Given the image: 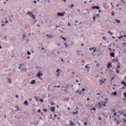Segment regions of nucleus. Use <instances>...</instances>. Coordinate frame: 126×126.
<instances>
[{
  "label": "nucleus",
  "instance_id": "32",
  "mask_svg": "<svg viewBox=\"0 0 126 126\" xmlns=\"http://www.w3.org/2000/svg\"><path fill=\"white\" fill-rule=\"evenodd\" d=\"M124 96L125 98H126V93H124Z\"/></svg>",
  "mask_w": 126,
  "mask_h": 126
},
{
  "label": "nucleus",
  "instance_id": "38",
  "mask_svg": "<svg viewBox=\"0 0 126 126\" xmlns=\"http://www.w3.org/2000/svg\"><path fill=\"white\" fill-rule=\"evenodd\" d=\"M22 65H24V64H22V63H20V64H19V66H22Z\"/></svg>",
  "mask_w": 126,
  "mask_h": 126
},
{
  "label": "nucleus",
  "instance_id": "46",
  "mask_svg": "<svg viewBox=\"0 0 126 126\" xmlns=\"http://www.w3.org/2000/svg\"><path fill=\"white\" fill-rule=\"evenodd\" d=\"M117 68H120V67H121V66L120 65H119L118 66H117Z\"/></svg>",
  "mask_w": 126,
  "mask_h": 126
},
{
  "label": "nucleus",
  "instance_id": "36",
  "mask_svg": "<svg viewBox=\"0 0 126 126\" xmlns=\"http://www.w3.org/2000/svg\"><path fill=\"white\" fill-rule=\"evenodd\" d=\"M43 111H44V112H47V109H46V108H44V109H43Z\"/></svg>",
  "mask_w": 126,
  "mask_h": 126
},
{
  "label": "nucleus",
  "instance_id": "56",
  "mask_svg": "<svg viewBox=\"0 0 126 126\" xmlns=\"http://www.w3.org/2000/svg\"><path fill=\"white\" fill-rule=\"evenodd\" d=\"M33 2H34V3H37V1H35V0L33 1Z\"/></svg>",
  "mask_w": 126,
  "mask_h": 126
},
{
  "label": "nucleus",
  "instance_id": "58",
  "mask_svg": "<svg viewBox=\"0 0 126 126\" xmlns=\"http://www.w3.org/2000/svg\"><path fill=\"white\" fill-rule=\"evenodd\" d=\"M114 80V77H112L111 79V81H112V80Z\"/></svg>",
  "mask_w": 126,
  "mask_h": 126
},
{
  "label": "nucleus",
  "instance_id": "62",
  "mask_svg": "<svg viewBox=\"0 0 126 126\" xmlns=\"http://www.w3.org/2000/svg\"><path fill=\"white\" fill-rule=\"evenodd\" d=\"M1 26H4V24H1Z\"/></svg>",
  "mask_w": 126,
  "mask_h": 126
},
{
  "label": "nucleus",
  "instance_id": "3",
  "mask_svg": "<svg viewBox=\"0 0 126 126\" xmlns=\"http://www.w3.org/2000/svg\"><path fill=\"white\" fill-rule=\"evenodd\" d=\"M96 17H98L99 18V17H100V15H99V14H96L95 16H93V21H95V18H96Z\"/></svg>",
  "mask_w": 126,
  "mask_h": 126
},
{
  "label": "nucleus",
  "instance_id": "43",
  "mask_svg": "<svg viewBox=\"0 0 126 126\" xmlns=\"http://www.w3.org/2000/svg\"><path fill=\"white\" fill-rule=\"evenodd\" d=\"M113 116H117V113L115 112L113 114Z\"/></svg>",
  "mask_w": 126,
  "mask_h": 126
},
{
  "label": "nucleus",
  "instance_id": "17",
  "mask_svg": "<svg viewBox=\"0 0 126 126\" xmlns=\"http://www.w3.org/2000/svg\"><path fill=\"white\" fill-rule=\"evenodd\" d=\"M24 104H25V105H26L27 106H28V102L27 100L25 101Z\"/></svg>",
  "mask_w": 126,
  "mask_h": 126
},
{
  "label": "nucleus",
  "instance_id": "22",
  "mask_svg": "<svg viewBox=\"0 0 126 126\" xmlns=\"http://www.w3.org/2000/svg\"><path fill=\"white\" fill-rule=\"evenodd\" d=\"M111 113H116V109H113L111 110Z\"/></svg>",
  "mask_w": 126,
  "mask_h": 126
},
{
  "label": "nucleus",
  "instance_id": "47",
  "mask_svg": "<svg viewBox=\"0 0 126 126\" xmlns=\"http://www.w3.org/2000/svg\"><path fill=\"white\" fill-rule=\"evenodd\" d=\"M38 113H40L41 112V109H39L38 111H37Z\"/></svg>",
  "mask_w": 126,
  "mask_h": 126
},
{
  "label": "nucleus",
  "instance_id": "33",
  "mask_svg": "<svg viewBox=\"0 0 126 126\" xmlns=\"http://www.w3.org/2000/svg\"><path fill=\"white\" fill-rule=\"evenodd\" d=\"M113 94H114V95H115V96H116V95H117V92H114V93H113Z\"/></svg>",
  "mask_w": 126,
  "mask_h": 126
},
{
  "label": "nucleus",
  "instance_id": "15",
  "mask_svg": "<svg viewBox=\"0 0 126 126\" xmlns=\"http://www.w3.org/2000/svg\"><path fill=\"white\" fill-rule=\"evenodd\" d=\"M116 73H120V70L118 68H115Z\"/></svg>",
  "mask_w": 126,
  "mask_h": 126
},
{
  "label": "nucleus",
  "instance_id": "1",
  "mask_svg": "<svg viewBox=\"0 0 126 126\" xmlns=\"http://www.w3.org/2000/svg\"><path fill=\"white\" fill-rule=\"evenodd\" d=\"M96 47H90V51H92V50H94L93 53H92V55H93V56H95V54H94V53H95L96 52Z\"/></svg>",
  "mask_w": 126,
  "mask_h": 126
},
{
  "label": "nucleus",
  "instance_id": "48",
  "mask_svg": "<svg viewBox=\"0 0 126 126\" xmlns=\"http://www.w3.org/2000/svg\"><path fill=\"white\" fill-rule=\"evenodd\" d=\"M80 52H81V51H80V50H78V55H79V53H80Z\"/></svg>",
  "mask_w": 126,
  "mask_h": 126
},
{
  "label": "nucleus",
  "instance_id": "19",
  "mask_svg": "<svg viewBox=\"0 0 126 126\" xmlns=\"http://www.w3.org/2000/svg\"><path fill=\"white\" fill-rule=\"evenodd\" d=\"M122 84H124L125 87H126V84L125 82H121Z\"/></svg>",
  "mask_w": 126,
  "mask_h": 126
},
{
  "label": "nucleus",
  "instance_id": "25",
  "mask_svg": "<svg viewBox=\"0 0 126 126\" xmlns=\"http://www.w3.org/2000/svg\"><path fill=\"white\" fill-rule=\"evenodd\" d=\"M39 101H40V102H41V103H43V102H44V99H39Z\"/></svg>",
  "mask_w": 126,
  "mask_h": 126
},
{
  "label": "nucleus",
  "instance_id": "39",
  "mask_svg": "<svg viewBox=\"0 0 126 126\" xmlns=\"http://www.w3.org/2000/svg\"><path fill=\"white\" fill-rule=\"evenodd\" d=\"M73 6H74V5L73 4H72L70 6V8H72V7H73Z\"/></svg>",
  "mask_w": 126,
  "mask_h": 126
},
{
  "label": "nucleus",
  "instance_id": "60",
  "mask_svg": "<svg viewBox=\"0 0 126 126\" xmlns=\"http://www.w3.org/2000/svg\"><path fill=\"white\" fill-rule=\"evenodd\" d=\"M75 23H78V21H77L76 20V21H75Z\"/></svg>",
  "mask_w": 126,
  "mask_h": 126
},
{
  "label": "nucleus",
  "instance_id": "5",
  "mask_svg": "<svg viewBox=\"0 0 126 126\" xmlns=\"http://www.w3.org/2000/svg\"><path fill=\"white\" fill-rule=\"evenodd\" d=\"M92 9H100V7L98 6H94L92 7Z\"/></svg>",
  "mask_w": 126,
  "mask_h": 126
},
{
  "label": "nucleus",
  "instance_id": "40",
  "mask_svg": "<svg viewBox=\"0 0 126 126\" xmlns=\"http://www.w3.org/2000/svg\"><path fill=\"white\" fill-rule=\"evenodd\" d=\"M123 116L125 117V118H126V113L124 114Z\"/></svg>",
  "mask_w": 126,
  "mask_h": 126
},
{
  "label": "nucleus",
  "instance_id": "23",
  "mask_svg": "<svg viewBox=\"0 0 126 126\" xmlns=\"http://www.w3.org/2000/svg\"><path fill=\"white\" fill-rule=\"evenodd\" d=\"M112 62H113V63H116V62H118V59H113V60H112Z\"/></svg>",
  "mask_w": 126,
  "mask_h": 126
},
{
  "label": "nucleus",
  "instance_id": "55",
  "mask_svg": "<svg viewBox=\"0 0 126 126\" xmlns=\"http://www.w3.org/2000/svg\"><path fill=\"white\" fill-rule=\"evenodd\" d=\"M108 50H109V51H111L112 50V49L111 48H108Z\"/></svg>",
  "mask_w": 126,
  "mask_h": 126
},
{
  "label": "nucleus",
  "instance_id": "20",
  "mask_svg": "<svg viewBox=\"0 0 126 126\" xmlns=\"http://www.w3.org/2000/svg\"><path fill=\"white\" fill-rule=\"evenodd\" d=\"M8 83H11V82H12L11 79L8 78Z\"/></svg>",
  "mask_w": 126,
  "mask_h": 126
},
{
  "label": "nucleus",
  "instance_id": "11",
  "mask_svg": "<svg viewBox=\"0 0 126 126\" xmlns=\"http://www.w3.org/2000/svg\"><path fill=\"white\" fill-rule=\"evenodd\" d=\"M35 83H36V81H35V80H32L31 82V84H35Z\"/></svg>",
  "mask_w": 126,
  "mask_h": 126
},
{
  "label": "nucleus",
  "instance_id": "7",
  "mask_svg": "<svg viewBox=\"0 0 126 126\" xmlns=\"http://www.w3.org/2000/svg\"><path fill=\"white\" fill-rule=\"evenodd\" d=\"M57 15L59 16H64V14L63 13H58Z\"/></svg>",
  "mask_w": 126,
  "mask_h": 126
},
{
  "label": "nucleus",
  "instance_id": "27",
  "mask_svg": "<svg viewBox=\"0 0 126 126\" xmlns=\"http://www.w3.org/2000/svg\"><path fill=\"white\" fill-rule=\"evenodd\" d=\"M62 39H63V40H64V41H66V38H65V37H62Z\"/></svg>",
  "mask_w": 126,
  "mask_h": 126
},
{
  "label": "nucleus",
  "instance_id": "13",
  "mask_svg": "<svg viewBox=\"0 0 126 126\" xmlns=\"http://www.w3.org/2000/svg\"><path fill=\"white\" fill-rule=\"evenodd\" d=\"M118 113L120 114L119 115H123V114H124V112L122 111H118Z\"/></svg>",
  "mask_w": 126,
  "mask_h": 126
},
{
  "label": "nucleus",
  "instance_id": "37",
  "mask_svg": "<svg viewBox=\"0 0 126 126\" xmlns=\"http://www.w3.org/2000/svg\"><path fill=\"white\" fill-rule=\"evenodd\" d=\"M100 66V64H99V63H96V66L97 67H99V66Z\"/></svg>",
  "mask_w": 126,
  "mask_h": 126
},
{
  "label": "nucleus",
  "instance_id": "44",
  "mask_svg": "<svg viewBox=\"0 0 126 126\" xmlns=\"http://www.w3.org/2000/svg\"><path fill=\"white\" fill-rule=\"evenodd\" d=\"M84 125H85V126H87V123L85 122V123H84Z\"/></svg>",
  "mask_w": 126,
  "mask_h": 126
},
{
  "label": "nucleus",
  "instance_id": "4",
  "mask_svg": "<svg viewBox=\"0 0 126 126\" xmlns=\"http://www.w3.org/2000/svg\"><path fill=\"white\" fill-rule=\"evenodd\" d=\"M41 75H42V73H41L40 72H38L37 76H38V78H39L40 79V80H42V77H40V76Z\"/></svg>",
  "mask_w": 126,
  "mask_h": 126
},
{
  "label": "nucleus",
  "instance_id": "50",
  "mask_svg": "<svg viewBox=\"0 0 126 126\" xmlns=\"http://www.w3.org/2000/svg\"><path fill=\"white\" fill-rule=\"evenodd\" d=\"M25 37H26V35H23V38L24 39V38H25Z\"/></svg>",
  "mask_w": 126,
  "mask_h": 126
},
{
  "label": "nucleus",
  "instance_id": "45",
  "mask_svg": "<svg viewBox=\"0 0 126 126\" xmlns=\"http://www.w3.org/2000/svg\"><path fill=\"white\" fill-rule=\"evenodd\" d=\"M82 91H83V92H84V91H85V89H82Z\"/></svg>",
  "mask_w": 126,
  "mask_h": 126
},
{
  "label": "nucleus",
  "instance_id": "63",
  "mask_svg": "<svg viewBox=\"0 0 126 126\" xmlns=\"http://www.w3.org/2000/svg\"><path fill=\"white\" fill-rule=\"evenodd\" d=\"M81 23H82V22H80V23H79V25H80V24H81Z\"/></svg>",
  "mask_w": 126,
  "mask_h": 126
},
{
  "label": "nucleus",
  "instance_id": "29",
  "mask_svg": "<svg viewBox=\"0 0 126 126\" xmlns=\"http://www.w3.org/2000/svg\"><path fill=\"white\" fill-rule=\"evenodd\" d=\"M108 34H111V35H113V33L111 32V31H109L108 32Z\"/></svg>",
  "mask_w": 126,
  "mask_h": 126
},
{
  "label": "nucleus",
  "instance_id": "34",
  "mask_svg": "<svg viewBox=\"0 0 126 126\" xmlns=\"http://www.w3.org/2000/svg\"><path fill=\"white\" fill-rule=\"evenodd\" d=\"M112 16H114L115 15V13H114V12H112L111 13Z\"/></svg>",
  "mask_w": 126,
  "mask_h": 126
},
{
  "label": "nucleus",
  "instance_id": "21",
  "mask_svg": "<svg viewBox=\"0 0 126 126\" xmlns=\"http://www.w3.org/2000/svg\"><path fill=\"white\" fill-rule=\"evenodd\" d=\"M69 124L71 126H73V122L71 121H69Z\"/></svg>",
  "mask_w": 126,
  "mask_h": 126
},
{
  "label": "nucleus",
  "instance_id": "35",
  "mask_svg": "<svg viewBox=\"0 0 126 126\" xmlns=\"http://www.w3.org/2000/svg\"><path fill=\"white\" fill-rule=\"evenodd\" d=\"M102 39H103V40H106V37L105 36H103Z\"/></svg>",
  "mask_w": 126,
  "mask_h": 126
},
{
  "label": "nucleus",
  "instance_id": "54",
  "mask_svg": "<svg viewBox=\"0 0 126 126\" xmlns=\"http://www.w3.org/2000/svg\"><path fill=\"white\" fill-rule=\"evenodd\" d=\"M76 93H79V90H77V91H76Z\"/></svg>",
  "mask_w": 126,
  "mask_h": 126
},
{
  "label": "nucleus",
  "instance_id": "42",
  "mask_svg": "<svg viewBox=\"0 0 126 126\" xmlns=\"http://www.w3.org/2000/svg\"><path fill=\"white\" fill-rule=\"evenodd\" d=\"M123 121H124V123H126V120L125 118L123 119Z\"/></svg>",
  "mask_w": 126,
  "mask_h": 126
},
{
  "label": "nucleus",
  "instance_id": "41",
  "mask_svg": "<svg viewBox=\"0 0 126 126\" xmlns=\"http://www.w3.org/2000/svg\"><path fill=\"white\" fill-rule=\"evenodd\" d=\"M61 70L60 69H58L56 70V72H59Z\"/></svg>",
  "mask_w": 126,
  "mask_h": 126
},
{
  "label": "nucleus",
  "instance_id": "26",
  "mask_svg": "<svg viewBox=\"0 0 126 126\" xmlns=\"http://www.w3.org/2000/svg\"><path fill=\"white\" fill-rule=\"evenodd\" d=\"M27 54H28V55H31V53H30V52L29 51H27Z\"/></svg>",
  "mask_w": 126,
  "mask_h": 126
},
{
  "label": "nucleus",
  "instance_id": "8",
  "mask_svg": "<svg viewBox=\"0 0 126 126\" xmlns=\"http://www.w3.org/2000/svg\"><path fill=\"white\" fill-rule=\"evenodd\" d=\"M98 106L99 109H101V108L103 107V105L102 104H101V102H98Z\"/></svg>",
  "mask_w": 126,
  "mask_h": 126
},
{
  "label": "nucleus",
  "instance_id": "49",
  "mask_svg": "<svg viewBox=\"0 0 126 126\" xmlns=\"http://www.w3.org/2000/svg\"><path fill=\"white\" fill-rule=\"evenodd\" d=\"M51 105H55V103L54 102H51Z\"/></svg>",
  "mask_w": 126,
  "mask_h": 126
},
{
  "label": "nucleus",
  "instance_id": "12",
  "mask_svg": "<svg viewBox=\"0 0 126 126\" xmlns=\"http://www.w3.org/2000/svg\"><path fill=\"white\" fill-rule=\"evenodd\" d=\"M27 14L31 16L33 14V13H32L31 11H28Z\"/></svg>",
  "mask_w": 126,
  "mask_h": 126
},
{
  "label": "nucleus",
  "instance_id": "9",
  "mask_svg": "<svg viewBox=\"0 0 126 126\" xmlns=\"http://www.w3.org/2000/svg\"><path fill=\"white\" fill-rule=\"evenodd\" d=\"M110 57H112V58H115V53H110Z\"/></svg>",
  "mask_w": 126,
  "mask_h": 126
},
{
  "label": "nucleus",
  "instance_id": "52",
  "mask_svg": "<svg viewBox=\"0 0 126 126\" xmlns=\"http://www.w3.org/2000/svg\"><path fill=\"white\" fill-rule=\"evenodd\" d=\"M15 97H16V98H19V96L18 95H16Z\"/></svg>",
  "mask_w": 126,
  "mask_h": 126
},
{
  "label": "nucleus",
  "instance_id": "24",
  "mask_svg": "<svg viewBox=\"0 0 126 126\" xmlns=\"http://www.w3.org/2000/svg\"><path fill=\"white\" fill-rule=\"evenodd\" d=\"M115 21H116L117 23H120V22H121V21H120V20H115Z\"/></svg>",
  "mask_w": 126,
  "mask_h": 126
},
{
  "label": "nucleus",
  "instance_id": "61",
  "mask_svg": "<svg viewBox=\"0 0 126 126\" xmlns=\"http://www.w3.org/2000/svg\"><path fill=\"white\" fill-rule=\"evenodd\" d=\"M98 120H99V121H101V118L99 117Z\"/></svg>",
  "mask_w": 126,
  "mask_h": 126
},
{
  "label": "nucleus",
  "instance_id": "57",
  "mask_svg": "<svg viewBox=\"0 0 126 126\" xmlns=\"http://www.w3.org/2000/svg\"><path fill=\"white\" fill-rule=\"evenodd\" d=\"M118 118H120V116H121L120 114H118Z\"/></svg>",
  "mask_w": 126,
  "mask_h": 126
},
{
  "label": "nucleus",
  "instance_id": "59",
  "mask_svg": "<svg viewBox=\"0 0 126 126\" xmlns=\"http://www.w3.org/2000/svg\"><path fill=\"white\" fill-rule=\"evenodd\" d=\"M30 59V56H28V59L29 60Z\"/></svg>",
  "mask_w": 126,
  "mask_h": 126
},
{
  "label": "nucleus",
  "instance_id": "2",
  "mask_svg": "<svg viewBox=\"0 0 126 126\" xmlns=\"http://www.w3.org/2000/svg\"><path fill=\"white\" fill-rule=\"evenodd\" d=\"M46 36H47V38H48V39H52V38L55 37L54 35H52V34H46Z\"/></svg>",
  "mask_w": 126,
  "mask_h": 126
},
{
  "label": "nucleus",
  "instance_id": "16",
  "mask_svg": "<svg viewBox=\"0 0 126 126\" xmlns=\"http://www.w3.org/2000/svg\"><path fill=\"white\" fill-rule=\"evenodd\" d=\"M51 112H55V107H51Z\"/></svg>",
  "mask_w": 126,
  "mask_h": 126
},
{
  "label": "nucleus",
  "instance_id": "51",
  "mask_svg": "<svg viewBox=\"0 0 126 126\" xmlns=\"http://www.w3.org/2000/svg\"><path fill=\"white\" fill-rule=\"evenodd\" d=\"M92 110H94V111H95V110H96V109L95 108H92Z\"/></svg>",
  "mask_w": 126,
  "mask_h": 126
},
{
  "label": "nucleus",
  "instance_id": "28",
  "mask_svg": "<svg viewBox=\"0 0 126 126\" xmlns=\"http://www.w3.org/2000/svg\"><path fill=\"white\" fill-rule=\"evenodd\" d=\"M118 38H119V39H122V38H124V36L121 35L120 37H119Z\"/></svg>",
  "mask_w": 126,
  "mask_h": 126
},
{
  "label": "nucleus",
  "instance_id": "30",
  "mask_svg": "<svg viewBox=\"0 0 126 126\" xmlns=\"http://www.w3.org/2000/svg\"><path fill=\"white\" fill-rule=\"evenodd\" d=\"M64 45L65 46L66 48H67V47H68V45H67V44L66 43H64Z\"/></svg>",
  "mask_w": 126,
  "mask_h": 126
},
{
  "label": "nucleus",
  "instance_id": "18",
  "mask_svg": "<svg viewBox=\"0 0 126 126\" xmlns=\"http://www.w3.org/2000/svg\"><path fill=\"white\" fill-rule=\"evenodd\" d=\"M78 111V110H76V112H73L72 114H73V115H76V114H77Z\"/></svg>",
  "mask_w": 126,
  "mask_h": 126
},
{
  "label": "nucleus",
  "instance_id": "14",
  "mask_svg": "<svg viewBox=\"0 0 126 126\" xmlns=\"http://www.w3.org/2000/svg\"><path fill=\"white\" fill-rule=\"evenodd\" d=\"M32 18V19H36V17H35V15H33V14L31 16Z\"/></svg>",
  "mask_w": 126,
  "mask_h": 126
},
{
  "label": "nucleus",
  "instance_id": "6",
  "mask_svg": "<svg viewBox=\"0 0 126 126\" xmlns=\"http://www.w3.org/2000/svg\"><path fill=\"white\" fill-rule=\"evenodd\" d=\"M114 121H115V122H116V124H117V125H120V124H121V121H120V120H117V119H115L114 120Z\"/></svg>",
  "mask_w": 126,
  "mask_h": 126
},
{
  "label": "nucleus",
  "instance_id": "31",
  "mask_svg": "<svg viewBox=\"0 0 126 126\" xmlns=\"http://www.w3.org/2000/svg\"><path fill=\"white\" fill-rule=\"evenodd\" d=\"M5 20L6 21L4 22V23H8V21L6 20V18H5Z\"/></svg>",
  "mask_w": 126,
  "mask_h": 126
},
{
  "label": "nucleus",
  "instance_id": "64",
  "mask_svg": "<svg viewBox=\"0 0 126 126\" xmlns=\"http://www.w3.org/2000/svg\"><path fill=\"white\" fill-rule=\"evenodd\" d=\"M96 95H100V94L97 93V94H96Z\"/></svg>",
  "mask_w": 126,
  "mask_h": 126
},
{
  "label": "nucleus",
  "instance_id": "53",
  "mask_svg": "<svg viewBox=\"0 0 126 126\" xmlns=\"http://www.w3.org/2000/svg\"><path fill=\"white\" fill-rule=\"evenodd\" d=\"M103 106H104V107H106V104H102V107H103Z\"/></svg>",
  "mask_w": 126,
  "mask_h": 126
},
{
  "label": "nucleus",
  "instance_id": "10",
  "mask_svg": "<svg viewBox=\"0 0 126 126\" xmlns=\"http://www.w3.org/2000/svg\"><path fill=\"white\" fill-rule=\"evenodd\" d=\"M107 66L108 68H110V67H111V66H112V64H111V63H109L107 64Z\"/></svg>",
  "mask_w": 126,
  "mask_h": 126
}]
</instances>
